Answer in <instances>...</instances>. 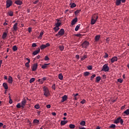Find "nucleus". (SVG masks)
I'll return each mask as SVG.
<instances>
[{
  "mask_svg": "<svg viewBox=\"0 0 129 129\" xmlns=\"http://www.w3.org/2000/svg\"><path fill=\"white\" fill-rule=\"evenodd\" d=\"M97 20L96 19H94V18H92L91 19V25H94L95 23L96 22Z\"/></svg>",
  "mask_w": 129,
  "mask_h": 129,
  "instance_id": "19",
  "label": "nucleus"
},
{
  "mask_svg": "<svg viewBox=\"0 0 129 129\" xmlns=\"http://www.w3.org/2000/svg\"><path fill=\"white\" fill-rule=\"evenodd\" d=\"M28 32L29 33H31L32 32V28H31V27H29Z\"/></svg>",
  "mask_w": 129,
  "mask_h": 129,
  "instance_id": "58",
  "label": "nucleus"
},
{
  "mask_svg": "<svg viewBox=\"0 0 129 129\" xmlns=\"http://www.w3.org/2000/svg\"><path fill=\"white\" fill-rule=\"evenodd\" d=\"M108 57V54L106 53H105V55L104 56V58H107Z\"/></svg>",
  "mask_w": 129,
  "mask_h": 129,
  "instance_id": "57",
  "label": "nucleus"
},
{
  "mask_svg": "<svg viewBox=\"0 0 129 129\" xmlns=\"http://www.w3.org/2000/svg\"><path fill=\"white\" fill-rule=\"evenodd\" d=\"M81 11V10H78L76 11L75 12V15H77L78 14L80 13Z\"/></svg>",
  "mask_w": 129,
  "mask_h": 129,
  "instance_id": "41",
  "label": "nucleus"
},
{
  "mask_svg": "<svg viewBox=\"0 0 129 129\" xmlns=\"http://www.w3.org/2000/svg\"><path fill=\"white\" fill-rule=\"evenodd\" d=\"M32 47H37L36 43H32Z\"/></svg>",
  "mask_w": 129,
  "mask_h": 129,
  "instance_id": "55",
  "label": "nucleus"
},
{
  "mask_svg": "<svg viewBox=\"0 0 129 129\" xmlns=\"http://www.w3.org/2000/svg\"><path fill=\"white\" fill-rule=\"evenodd\" d=\"M13 4V2L11 0H8L7 1V8H9L12 6Z\"/></svg>",
  "mask_w": 129,
  "mask_h": 129,
  "instance_id": "9",
  "label": "nucleus"
},
{
  "mask_svg": "<svg viewBox=\"0 0 129 129\" xmlns=\"http://www.w3.org/2000/svg\"><path fill=\"white\" fill-rule=\"evenodd\" d=\"M80 28V24L78 25L75 29V31L77 32L78 31V30L79 29V28Z\"/></svg>",
  "mask_w": 129,
  "mask_h": 129,
  "instance_id": "35",
  "label": "nucleus"
},
{
  "mask_svg": "<svg viewBox=\"0 0 129 129\" xmlns=\"http://www.w3.org/2000/svg\"><path fill=\"white\" fill-rule=\"evenodd\" d=\"M52 115H53L54 116H55L56 115V112H52Z\"/></svg>",
  "mask_w": 129,
  "mask_h": 129,
  "instance_id": "62",
  "label": "nucleus"
},
{
  "mask_svg": "<svg viewBox=\"0 0 129 129\" xmlns=\"http://www.w3.org/2000/svg\"><path fill=\"white\" fill-rule=\"evenodd\" d=\"M86 124V122L84 120H82L80 123V125L81 126H84Z\"/></svg>",
  "mask_w": 129,
  "mask_h": 129,
  "instance_id": "33",
  "label": "nucleus"
},
{
  "mask_svg": "<svg viewBox=\"0 0 129 129\" xmlns=\"http://www.w3.org/2000/svg\"><path fill=\"white\" fill-rule=\"evenodd\" d=\"M96 76L95 74L93 75L92 76H91V81H93V79Z\"/></svg>",
  "mask_w": 129,
  "mask_h": 129,
  "instance_id": "46",
  "label": "nucleus"
},
{
  "mask_svg": "<svg viewBox=\"0 0 129 129\" xmlns=\"http://www.w3.org/2000/svg\"><path fill=\"white\" fill-rule=\"evenodd\" d=\"M121 3V0H116L115 5L116 6H119Z\"/></svg>",
  "mask_w": 129,
  "mask_h": 129,
  "instance_id": "20",
  "label": "nucleus"
},
{
  "mask_svg": "<svg viewBox=\"0 0 129 129\" xmlns=\"http://www.w3.org/2000/svg\"><path fill=\"white\" fill-rule=\"evenodd\" d=\"M35 109H40V106H39V105H38V104H36L35 106Z\"/></svg>",
  "mask_w": 129,
  "mask_h": 129,
  "instance_id": "48",
  "label": "nucleus"
},
{
  "mask_svg": "<svg viewBox=\"0 0 129 129\" xmlns=\"http://www.w3.org/2000/svg\"><path fill=\"white\" fill-rule=\"evenodd\" d=\"M81 60L83 61L85 59V58H87V55L84 54V55L81 56Z\"/></svg>",
  "mask_w": 129,
  "mask_h": 129,
  "instance_id": "23",
  "label": "nucleus"
},
{
  "mask_svg": "<svg viewBox=\"0 0 129 129\" xmlns=\"http://www.w3.org/2000/svg\"><path fill=\"white\" fill-rule=\"evenodd\" d=\"M16 107H17V108H21V107H22V105H21L20 103H18Z\"/></svg>",
  "mask_w": 129,
  "mask_h": 129,
  "instance_id": "47",
  "label": "nucleus"
},
{
  "mask_svg": "<svg viewBox=\"0 0 129 129\" xmlns=\"http://www.w3.org/2000/svg\"><path fill=\"white\" fill-rule=\"evenodd\" d=\"M101 71H104L105 72H108L109 71V67L108 66V64H104Z\"/></svg>",
  "mask_w": 129,
  "mask_h": 129,
  "instance_id": "2",
  "label": "nucleus"
},
{
  "mask_svg": "<svg viewBox=\"0 0 129 129\" xmlns=\"http://www.w3.org/2000/svg\"><path fill=\"white\" fill-rule=\"evenodd\" d=\"M89 45V42H88L87 41H84L82 44V47L86 49L87 48Z\"/></svg>",
  "mask_w": 129,
  "mask_h": 129,
  "instance_id": "4",
  "label": "nucleus"
},
{
  "mask_svg": "<svg viewBox=\"0 0 129 129\" xmlns=\"http://www.w3.org/2000/svg\"><path fill=\"white\" fill-rule=\"evenodd\" d=\"M92 18L96 20V21H97V20L98 19V15H97L96 14H94V15H93Z\"/></svg>",
  "mask_w": 129,
  "mask_h": 129,
  "instance_id": "27",
  "label": "nucleus"
},
{
  "mask_svg": "<svg viewBox=\"0 0 129 129\" xmlns=\"http://www.w3.org/2000/svg\"><path fill=\"white\" fill-rule=\"evenodd\" d=\"M47 79V78H46V77H44L42 79H38V81L39 82V84L42 85L43 84V83L45 82V81H46Z\"/></svg>",
  "mask_w": 129,
  "mask_h": 129,
  "instance_id": "6",
  "label": "nucleus"
},
{
  "mask_svg": "<svg viewBox=\"0 0 129 129\" xmlns=\"http://www.w3.org/2000/svg\"><path fill=\"white\" fill-rule=\"evenodd\" d=\"M64 30L63 29H60L59 31H58V33H57L55 36L56 37H59V36H62L64 35Z\"/></svg>",
  "mask_w": 129,
  "mask_h": 129,
  "instance_id": "3",
  "label": "nucleus"
},
{
  "mask_svg": "<svg viewBox=\"0 0 129 129\" xmlns=\"http://www.w3.org/2000/svg\"><path fill=\"white\" fill-rule=\"evenodd\" d=\"M44 60L45 61H48L49 60V58L48 57V56H45Z\"/></svg>",
  "mask_w": 129,
  "mask_h": 129,
  "instance_id": "53",
  "label": "nucleus"
},
{
  "mask_svg": "<svg viewBox=\"0 0 129 129\" xmlns=\"http://www.w3.org/2000/svg\"><path fill=\"white\" fill-rule=\"evenodd\" d=\"M15 4L18 5H22L23 4V2L20 0H16L15 2Z\"/></svg>",
  "mask_w": 129,
  "mask_h": 129,
  "instance_id": "14",
  "label": "nucleus"
},
{
  "mask_svg": "<svg viewBox=\"0 0 129 129\" xmlns=\"http://www.w3.org/2000/svg\"><path fill=\"white\" fill-rule=\"evenodd\" d=\"M78 21V18H75V19H73V20L71 21V25L72 26L75 25Z\"/></svg>",
  "mask_w": 129,
  "mask_h": 129,
  "instance_id": "11",
  "label": "nucleus"
},
{
  "mask_svg": "<svg viewBox=\"0 0 129 129\" xmlns=\"http://www.w3.org/2000/svg\"><path fill=\"white\" fill-rule=\"evenodd\" d=\"M43 95L46 97H48L50 95L49 90H48V88L46 86H44L43 87Z\"/></svg>",
  "mask_w": 129,
  "mask_h": 129,
  "instance_id": "1",
  "label": "nucleus"
},
{
  "mask_svg": "<svg viewBox=\"0 0 129 129\" xmlns=\"http://www.w3.org/2000/svg\"><path fill=\"white\" fill-rule=\"evenodd\" d=\"M101 80V78L99 76H98L96 78V82H99Z\"/></svg>",
  "mask_w": 129,
  "mask_h": 129,
  "instance_id": "40",
  "label": "nucleus"
},
{
  "mask_svg": "<svg viewBox=\"0 0 129 129\" xmlns=\"http://www.w3.org/2000/svg\"><path fill=\"white\" fill-rule=\"evenodd\" d=\"M46 107H47V108H48V109H50V107H51V105H50V104H47V105H46Z\"/></svg>",
  "mask_w": 129,
  "mask_h": 129,
  "instance_id": "56",
  "label": "nucleus"
},
{
  "mask_svg": "<svg viewBox=\"0 0 129 129\" xmlns=\"http://www.w3.org/2000/svg\"><path fill=\"white\" fill-rule=\"evenodd\" d=\"M58 48L60 50V51H63V50L64 49V47L63 45H59Z\"/></svg>",
  "mask_w": 129,
  "mask_h": 129,
  "instance_id": "24",
  "label": "nucleus"
},
{
  "mask_svg": "<svg viewBox=\"0 0 129 129\" xmlns=\"http://www.w3.org/2000/svg\"><path fill=\"white\" fill-rule=\"evenodd\" d=\"M39 3V1H36L35 2H33V4L36 5Z\"/></svg>",
  "mask_w": 129,
  "mask_h": 129,
  "instance_id": "59",
  "label": "nucleus"
},
{
  "mask_svg": "<svg viewBox=\"0 0 129 129\" xmlns=\"http://www.w3.org/2000/svg\"><path fill=\"white\" fill-rule=\"evenodd\" d=\"M79 129H86L85 127H79Z\"/></svg>",
  "mask_w": 129,
  "mask_h": 129,
  "instance_id": "64",
  "label": "nucleus"
},
{
  "mask_svg": "<svg viewBox=\"0 0 129 129\" xmlns=\"http://www.w3.org/2000/svg\"><path fill=\"white\" fill-rule=\"evenodd\" d=\"M115 127H116V125L114 124H111L110 126H109L110 128H115Z\"/></svg>",
  "mask_w": 129,
  "mask_h": 129,
  "instance_id": "42",
  "label": "nucleus"
},
{
  "mask_svg": "<svg viewBox=\"0 0 129 129\" xmlns=\"http://www.w3.org/2000/svg\"><path fill=\"white\" fill-rule=\"evenodd\" d=\"M87 69L89 70H92V66H89L87 67Z\"/></svg>",
  "mask_w": 129,
  "mask_h": 129,
  "instance_id": "52",
  "label": "nucleus"
},
{
  "mask_svg": "<svg viewBox=\"0 0 129 129\" xmlns=\"http://www.w3.org/2000/svg\"><path fill=\"white\" fill-rule=\"evenodd\" d=\"M118 60V58L116 56H114L113 57L111 58L110 61L111 62L113 63L115 61H117Z\"/></svg>",
  "mask_w": 129,
  "mask_h": 129,
  "instance_id": "12",
  "label": "nucleus"
},
{
  "mask_svg": "<svg viewBox=\"0 0 129 129\" xmlns=\"http://www.w3.org/2000/svg\"><path fill=\"white\" fill-rule=\"evenodd\" d=\"M70 5L71 8H76L77 7V5H76L75 3H72V4H70Z\"/></svg>",
  "mask_w": 129,
  "mask_h": 129,
  "instance_id": "37",
  "label": "nucleus"
},
{
  "mask_svg": "<svg viewBox=\"0 0 129 129\" xmlns=\"http://www.w3.org/2000/svg\"><path fill=\"white\" fill-rule=\"evenodd\" d=\"M18 29V23H15V24L12 28V31L17 32Z\"/></svg>",
  "mask_w": 129,
  "mask_h": 129,
  "instance_id": "7",
  "label": "nucleus"
},
{
  "mask_svg": "<svg viewBox=\"0 0 129 129\" xmlns=\"http://www.w3.org/2000/svg\"><path fill=\"white\" fill-rule=\"evenodd\" d=\"M86 102V100L85 99H83L81 101V103H82V104H84Z\"/></svg>",
  "mask_w": 129,
  "mask_h": 129,
  "instance_id": "54",
  "label": "nucleus"
},
{
  "mask_svg": "<svg viewBox=\"0 0 129 129\" xmlns=\"http://www.w3.org/2000/svg\"><path fill=\"white\" fill-rule=\"evenodd\" d=\"M50 46V43H46V45H42L40 46V48L41 50H43L45 48H47V47H48Z\"/></svg>",
  "mask_w": 129,
  "mask_h": 129,
  "instance_id": "5",
  "label": "nucleus"
},
{
  "mask_svg": "<svg viewBox=\"0 0 129 129\" xmlns=\"http://www.w3.org/2000/svg\"><path fill=\"white\" fill-rule=\"evenodd\" d=\"M17 78L20 79L21 78V76L20 75H17Z\"/></svg>",
  "mask_w": 129,
  "mask_h": 129,
  "instance_id": "63",
  "label": "nucleus"
},
{
  "mask_svg": "<svg viewBox=\"0 0 129 129\" xmlns=\"http://www.w3.org/2000/svg\"><path fill=\"white\" fill-rule=\"evenodd\" d=\"M43 34H44L43 31H41L40 33V35L38 37V38L41 39Z\"/></svg>",
  "mask_w": 129,
  "mask_h": 129,
  "instance_id": "32",
  "label": "nucleus"
},
{
  "mask_svg": "<svg viewBox=\"0 0 129 129\" xmlns=\"http://www.w3.org/2000/svg\"><path fill=\"white\" fill-rule=\"evenodd\" d=\"M51 88L54 90H56V84H54L53 85H52V86H51Z\"/></svg>",
  "mask_w": 129,
  "mask_h": 129,
  "instance_id": "45",
  "label": "nucleus"
},
{
  "mask_svg": "<svg viewBox=\"0 0 129 129\" xmlns=\"http://www.w3.org/2000/svg\"><path fill=\"white\" fill-rule=\"evenodd\" d=\"M58 77L60 80H63V75L62 74H59Z\"/></svg>",
  "mask_w": 129,
  "mask_h": 129,
  "instance_id": "31",
  "label": "nucleus"
},
{
  "mask_svg": "<svg viewBox=\"0 0 129 129\" xmlns=\"http://www.w3.org/2000/svg\"><path fill=\"white\" fill-rule=\"evenodd\" d=\"M27 103V100L25 99H24L21 102V107L22 108H24L25 106L26 105Z\"/></svg>",
  "mask_w": 129,
  "mask_h": 129,
  "instance_id": "8",
  "label": "nucleus"
},
{
  "mask_svg": "<svg viewBox=\"0 0 129 129\" xmlns=\"http://www.w3.org/2000/svg\"><path fill=\"white\" fill-rule=\"evenodd\" d=\"M8 34L6 32L3 33V35H2V38L3 39H5L7 37Z\"/></svg>",
  "mask_w": 129,
  "mask_h": 129,
  "instance_id": "22",
  "label": "nucleus"
},
{
  "mask_svg": "<svg viewBox=\"0 0 129 129\" xmlns=\"http://www.w3.org/2000/svg\"><path fill=\"white\" fill-rule=\"evenodd\" d=\"M76 36H77V37H81L82 35L80 34H76Z\"/></svg>",
  "mask_w": 129,
  "mask_h": 129,
  "instance_id": "61",
  "label": "nucleus"
},
{
  "mask_svg": "<svg viewBox=\"0 0 129 129\" xmlns=\"http://www.w3.org/2000/svg\"><path fill=\"white\" fill-rule=\"evenodd\" d=\"M35 81V79L34 78H31V79L29 80V82H30V83H33V82H34Z\"/></svg>",
  "mask_w": 129,
  "mask_h": 129,
  "instance_id": "44",
  "label": "nucleus"
},
{
  "mask_svg": "<svg viewBox=\"0 0 129 129\" xmlns=\"http://www.w3.org/2000/svg\"><path fill=\"white\" fill-rule=\"evenodd\" d=\"M123 114H125L126 115H129V109H127L126 110L124 111Z\"/></svg>",
  "mask_w": 129,
  "mask_h": 129,
  "instance_id": "36",
  "label": "nucleus"
},
{
  "mask_svg": "<svg viewBox=\"0 0 129 129\" xmlns=\"http://www.w3.org/2000/svg\"><path fill=\"white\" fill-rule=\"evenodd\" d=\"M38 68V63L33 64V66H32V70L33 71H35Z\"/></svg>",
  "mask_w": 129,
  "mask_h": 129,
  "instance_id": "10",
  "label": "nucleus"
},
{
  "mask_svg": "<svg viewBox=\"0 0 129 129\" xmlns=\"http://www.w3.org/2000/svg\"><path fill=\"white\" fill-rule=\"evenodd\" d=\"M67 98H68V96L66 95H64L62 97V100L61 102H64L67 100Z\"/></svg>",
  "mask_w": 129,
  "mask_h": 129,
  "instance_id": "15",
  "label": "nucleus"
},
{
  "mask_svg": "<svg viewBox=\"0 0 129 129\" xmlns=\"http://www.w3.org/2000/svg\"><path fill=\"white\" fill-rule=\"evenodd\" d=\"M29 63H30L29 60L28 62L25 63V66L28 67V68L29 67Z\"/></svg>",
  "mask_w": 129,
  "mask_h": 129,
  "instance_id": "50",
  "label": "nucleus"
},
{
  "mask_svg": "<svg viewBox=\"0 0 129 129\" xmlns=\"http://www.w3.org/2000/svg\"><path fill=\"white\" fill-rule=\"evenodd\" d=\"M61 24V23L57 22L56 23H55V26L59 28V27H60Z\"/></svg>",
  "mask_w": 129,
  "mask_h": 129,
  "instance_id": "43",
  "label": "nucleus"
},
{
  "mask_svg": "<svg viewBox=\"0 0 129 129\" xmlns=\"http://www.w3.org/2000/svg\"><path fill=\"white\" fill-rule=\"evenodd\" d=\"M34 123H36L37 125L39 124L40 121L39 120L37 119H35L33 120V122Z\"/></svg>",
  "mask_w": 129,
  "mask_h": 129,
  "instance_id": "25",
  "label": "nucleus"
},
{
  "mask_svg": "<svg viewBox=\"0 0 129 129\" xmlns=\"http://www.w3.org/2000/svg\"><path fill=\"white\" fill-rule=\"evenodd\" d=\"M12 49L14 51H17V50H18V47H17V45L13 46Z\"/></svg>",
  "mask_w": 129,
  "mask_h": 129,
  "instance_id": "34",
  "label": "nucleus"
},
{
  "mask_svg": "<svg viewBox=\"0 0 129 129\" xmlns=\"http://www.w3.org/2000/svg\"><path fill=\"white\" fill-rule=\"evenodd\" d=\"M119 122H120L121 125L123 124V120L121 119V117H120Z\"/></svg>",
  "mask_w": 129,
  "mask_h": 129,
  "instance_id": "49",
  "label": "nucleus"
},
{
  "mask_svg": "<svg viewBox=\"0 0 129 129\" xmlns=\"http://www.w3.org/2000/svg\"><path fill=\"white\" fill-rule=\"evenodd\" d=\"M8 15L9 16L12 17L13 16V12L12 11H9L8 13Z\"/></svg>",
  "mask_w": 129,
  "mask_h": 129,
  "instance_id": "29",
  "label": "nucleus"
},
{
  "mask_svg": "<svg viewBox=\"0 0 129 129\" xmlns=\"http://www.w3.org/2000/svg\"><path fill=\"white\" fill-rule=\"evenodd\" d=\"M59 29H60L59 27H57L55 26V27H54L53 30L55 33H57Z\"/></svg>",
  "mask_w": 129,
  "mask_h": 129,
  "instance_id": "30",
  "label": "nucleus"
},
{
  "mask_svg": "<svg viewBox=\"0 0 129 129\" xmlns=\"http://www.w3.org/2000/svg\"><path fill=\"white\" fill-rule=\"evenodd\" d=\"M9 103L10 104H12V103H13V100L12 99H10L9 100Z\"/></svg>",
  "mask_w": 129,
  "mask_h": 129,
  "instance_id": "60",
  "label": "nucleus"
},
{
  "mask_svg": "<svg viewBox=\"0 0 129 129\" xmlns=\"http://www.w3.org/2000/svg\"><path fill=\"white\" fill-rule=\"evenodd\" d=\"M120 119V117H118V118H117L116 119H115L114 121V123H116V124L119 123Z\"/></svg>",
  "mask_w": 129,
  "mask_h": 129,
  "instance_id": "26",
  "label": "nucleus"
},
{
  "mask_svg": "<svg viewBox=\"0 0 129 129\" xmlns=\"http://www.w3.org/2000/svg\"><path fill=\"white\" fill-rule=\"evenodd\" d=\"M50 63H44L41 67L42 69H45L47 68L48 66L49 65Z\"/></svg>",
  "mask_w": 129,
  "mask_h": 129,
  "instance_id": "18",
  "label": "nucleus"
},
{
  "mask_svg": "<svg viewBox=\"0 0 129 129\" xmlns=\"http://www.w3.org/2000/svg\"><path fill=\"white\" fill-rule=\"evenodd\" d=\"M123 80L122 79H117V82H119L120 83H122L123 82Z\"/></svg>",
  "mask_w": 129,
  "mask_h": 129,
  "instance_id": "51",
  "label": "nucleus"
},
{
  "mask_svg": "<svg viewBox=\"0 0 129 129\" xmlns=\"http://www.w3.org/2000/svg\"><path fill=\"white\" fill-rule=\"evenodd\" d=\"M100 36L99 35H96V37L95 38V40L96 41H98L100 39Z\"/></svg>",
  "mask_w": 129,
  "mask_h": 129,
  "instance_id": "28",
  "label": "nucleus"
},
{
  "mask_svg": "<svg viewBox=\"0 0 129 129\" xmlns=\"http://www.w3.org/2000/svg\"><path fill=\"white\" fill-rule=\"evenodd\" d=\"M8 82L10 83V84H11V83H13V78H12V77L9 76V77L8 78Z\"/></svg>",
  "mask_w": 129,
  "mask_h": 129,
  "instance_id": "17",
  "label": "nucleus"
},
{
  "mask_svg": "<svg viewBox=\"0 0 129 129\" xmlns=\"http://www.w3.org/2000/svg\"><path fill=\"white\" fill-rule=\"evenodd\" d=\"M69 127H70V128L71 129H74L75 127V125L73 124H70L69 125Z\"/></svg>",
  "mask_w": 129,
  "mask_h": 129,
  "instance_id": "39",
  "label": "nucleus"
},
{
  "mask_svg": "<svg viewBox=\"0 0 129 129\" xmlns=\"http://www.w3.org/2000/svg\"><path fill=\"white\" fill-rule=\"evenodd\" d=\"M3 87H4V89L6 90H8L9 88L8 84L6 83H3Z\"/></svg>",
  "mask_w": 129,
  "mask_h": 129,
  "instance_id": "21",
  "label": "nucleus"
},
{
  "mask_svg": "<svg viewBox=\"0 0 129 129\" xmlns=\"http://www.w3.org/2000/svg\"><path fill=\"white\" fill-rule=\"evenodd\" d=\"M40 52V48H38V49L33 51L32 54L33 55H36L38 53H39Z\"/></svg>",
  "mask_w": 129,
  "mask_h": 129,
  "instance_id": "13",
  "label": "nucleus"
},
{
  "mask_svg": "<svg viewBox=\"0 0 129 129\" xmlns=\"http://www.w3.org/2000/svg\"><path fill=\"white\" fill-rule=\"evenodd\" d=\"M90 74L89 72H86L84 73V76L87 77L89 76V75Z\"/></svg>",
  "mask_w": 129,
  "mask_h": 129,
  "instance_id": "38",
  "label": "nucleus"
},
{
  "mask_svg": "<svg viewBox=\"0 0 129 129\" xmlns=\"http://www.w3.org/2000/svg\"><path fill=\"white\" fill-rule=\"evenodd\" d=\"M68 122V120H61V122H60V125L61 126L64 125Z\"/></svg>",
  "mask_w": 129,
  "mask_h": 129,
  "instance_id": "16",
  "label": "nucleus"
}]
</instances>
